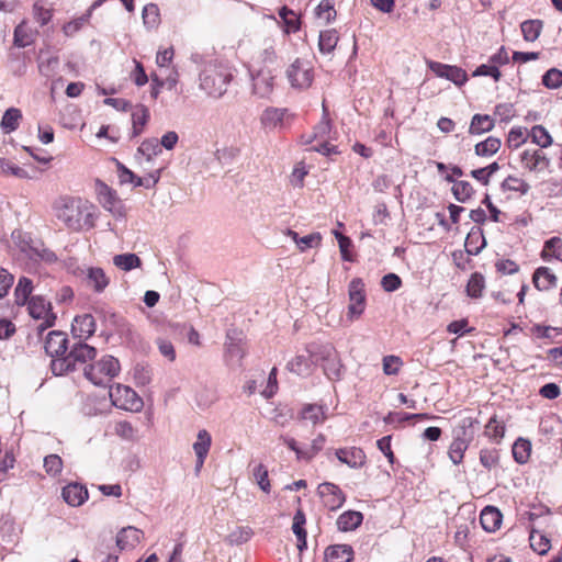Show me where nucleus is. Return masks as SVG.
I'll return each mask as SVG.
<instances>
[{"label": "nucleus", "mask_w": 562, "mask_h": 562, "mask_svg": "<svg viewBox=\"0 0 562 562\" xmlns=\"http://www.w3.org/2000/svg\"><path fill=\"white\" fill-rule=\"evenodd\" d=\"M55 217L74 232L91 229L95 222V207L81 198L59 196L53 204Z\"/></svg>", "instance_id": "f257e3e1"}, {"label": "nucleus", "mask_w": 562, "mask_h": 562, "mask_svg": "<svg viewBox=\"0 0 562 562\" xmlns=\"http://www.w3.org/2000/svg\"><path fill=\"white\" fill-rule=\"evenodd\" d=\"M95 356L94 347L85 342H76L65 357L52 360L50 368L55 375H63L79 368L85 370V367L89 366L87 362L93 360Z\"/></svg>", "instance_id": "f03ea898"}, {"label": "nucleus", "mask_w": 562, "mask_h": 562, "mask_svg": "<svg viewBox=\"0 0 562 562\" xmlns=\"http://www.w3.org/2000/svg\"><path fill=\"white\" fill-rule=\"evenodd\" d=\"M232 74L226 67L210 63L200 74V88L211 98L220 99L227 91Z\"/></svg>", "instance_id": "7ed1b4c3"}, {"label": "nucleus", "mask_w": 562, "mask_h": 562, "mask_svg": "<svg viewBox=\"0 0 562 562\" xmlns=\"http://www.w3.org/2000/svg\"><path fill=\"white\" fill-rule=\"evenodd\" d=\"M307 351L315 363L322 361L324 373L328 379H340L342 364L336 349L331 345H311Z\"/></svg>", "instance_id": "20e7f679"}, {"label": "nucleus", "mask_w": 562, "mask_h": 562, "mask_svg": "<svg viewBox=\"0 0 562 562\" xmlns=\"http://www.w3.org/2000/svg\"><path fill=\"white\" fill-rule=\"evenodd\" d=\"M121 370L120 362L113 356H104L99 361L85 367V375L94 385H106Z\"/></svg>", "instance_id": "39448f33"}, {"label": "nucleus", "mask_w": 562, "mask_h": 562, "mask_svg": "<svg viewBox=\"0 0 562 562\" xmlns=\"http://www.w3.org/2000/svg\"><path fill=\"white\" fill-rule=\"evenodd\" d=\"M109 395L112 404L124 411L139 412L144 406L142 397L127 385H112Z\"/></svg>", "instance_id": "423d86ee"}, {"label": "nucleus", "mask_w": 562, "mask_h": 562, "mask_svg": "<svg viewBox=\"0 0 562 562\" xmlns=\"http://www.w3.org/2000/svg\"><path fill=\"white\" fill-rule=\"evenodd\" d=\"M95 190L98 201L104 210L110 212L115 218L125 217V206L114 190L101 181H97Z\"/></svg>", "instance_id": "0eeeda50"}, {"label": "nucleus", "mask_w": 562, "mask_h": 562, "mask_svg": "<svg viewBox=\"0 0 562 562\" xmlns=\"http://www.w3.org/2000/svg\"><path fill=\"white\" fill-rule=\"evenodd\" d=\"M161 170V167L151 169L145 176L139 177L124 165L117 164V176L122 184L131 183L134 187H144L146 189L154 188L158 183Z\"/></svg>", "instance_id": "6e6552de"}, {"label": "nucleus", "mask_w": 562, "mask_h": 562, "mask_svg": "<svg viewBox=\"0 0 562 562\" xmlns=\"http://www.w3.org/2000/svg\"><path fill=\"white\" fill-rule=\"evenodd\" d=\"M286 77L293 88L306 89L314 79L313 67L310 61L297 58L286 69Z\"/></svg>", "instance_id": "1a4fd4ad"}, {"label": "nucleus", "mask_w": 562, "mask_h": 562, "mask_svg": "<svg viewBox=\"0 0 562 562\" xmlns=\"http://www.w3.org/2000/svg\"><path fill=\"white\" fill-rule=\"evenodd\" d=\"M349 305L348 318H359L366 308V292L364 284L361 279H352L348 286Z\"/></svg>", "instance_id": "9d476101"}, {"label": "nucleus", "mask_w": 562, "mask_h": 562, "mask_svg": "<svg viewBox=\"0 0 562 562\" xmlns=\"http://www.w3.org/2000/svg\"><path fill=\"white\" fill-rule=\"evenodd\" d=\"M27 303L30 315L35 319L43 321L38 326L41 331L54 325L56 316L52 313L49 302H47L43 296L35 295L32 296Z\"/></svg>", "instance_id": "9b49d317"}, {"label": "nucleus", "mask_w": 562, "mask_h": 562, "mask_svg": "<svg viewBox=\"0 0 562 562\" xmlns=\"http://www.w3.org/2000/svg\"><path fill=\"white\" fill-rule=\"evenodd\" d=\"M274 77L270 68H252V93L259 98H269L273 91Z\"/></svg>", "instance_id": "f8f14e48"}, {"label": "nucleus", "mask_w": 562, "mask_h": 562, "mask_svg": "<svg viewBox=\"0 0 562 562\" xmlns=\"http://www.w3.org/2000/svg\"><path fill=\"white\" fill-rule=\"evenodd\" d=\"M429 69L439 78L450 80L456 86H463L468 81L465 70L458 66L447 65L439 61L427 60Z\"/></svg>", "instance_id": "ddd939ff"}, {"label": "nucleus", "mask_w": 562, "mask_h": 562, "mask_svg": "<svg viewBox=\"0 0 562 562\" xmlns=\"http://www.w3.org/2000/svg\"><path fill=\"white\" fill-rule=\"evenodd\" d=\"M317 491L323 499L324 505L330 510L338 509L344 505L346 501L342 491L334 483H322L318 485Z\"/></svg>", "instance_id": "4468645a"}, {"label": "nucleus", "mask_w": 562, "mask_h": 562, "mask_svg": "<svg viewBox=\"0 0 562 562\" xmlns=\"http://www.w3.org/2000/svg\"><path fill=\"white\" fill-rule=\"evenodd\" d=\"M67 336L63 331L53 330L48 333L44 348L46 353L54 359L65 357L67 351Z\"/></svg>", "instance_id": "2eb2a0df"}, {"label": "nucleus", "mask_w": 562, "mask_h": 562, "mask_svg": "<svg viewBox=\"0 0 562 562\" xmlns=\"http://www.w3.org/2000/svg\"><path fill=\"white\" fill-rule=\"evenodd\" d=\"M521 166L529 171H541L549 167L550 160L539 149H526L520 155Z\"/></svg>", "instance_id": "dca6fc26"}, {"label": "nucleus", "mask_w": 562, "mask_h": 562, "mask_svg": "<svg viewBox=\"0 0 562 562\" xmlns=\"http://www.w3.org/2000/svg\"><path fill=\"white\" fill-rule=\"evenodd\" d=\"M95 331V321L91 314H83L76 316L72 325L71 333L74 337L79 339H88Z\"/></svg>", "instance_id": "f3484780"}, {"label": "nucleus", "mask_w": 562, "mask_h": 562, "mask_svg": "<svg viewBox=\"0 0 562 562\" xmlns=\"http://www.w3.org/2000/svg\"><path fill=\"white\" fill-rule=\"evenodd\" d=\"M336 457L341 463L358 469L366 463V454L360 448H341L336 451Z\"/></svg>", "instance_id": "a211bd4d"}, {"label": "nucleus", "mask_w": 562, "mask_h": 562, "mask_svg": "<svg viewBox=\"0 0 562 562\" xmlns=\"http://www.w3.org/2000/svg\"><path fill=\"white\" fill-rule=\"evenodd\" d=\"M64 501L74 507L82 505L88 498L87 488L78 483H70L63 488Z\"/></svg>", "instance_id": "6ab92c4d"}, {"label": "nucleus", "mask_w": 562, "mask_h": 562, "mask_svg": "<svg viewBox=\"0 0 562 562\" xmlns=\"http://www.w3.org/2000/svg\"><path fill=\"white\" fill-rule=\"evenodd\" d=\"M142 536L143 531L135 527L122 528L116 536V546L120 550L133 549L140 542Z\"/></svg>", "instance_id": "aec40b11"}, {"label": "nucleus", "mask_w": 562, "mask_h": 562, "mask_svg": "<svg viewBox=\"0 0 562 562\" xmlns=\"http://www.w3.org/2000/svg\"><path fill=\"white\" fill-rule=\"evenodd\" d=\"M477 420L473 417L467 416L459 420L458 425L452 430L453 439L472 442L476 431L475 425Z\"/></svg>", "instance_id": "412c9836"}, {"label": "nucleus", "mask_w": 562, "mask_h": 562, "mask_svg": "<svg viewBox=\"0 0 562 562\" xmlns=\"http://www.w3.org/2000/svg\"><path fill=\"white\" fill-rule=\"evenodd\" d=\"M502 519V513L493 506H486L480 515L481 525L487 532H494L499 529Z\"/></svg>", "instance_id": "4be33fe9"}, {"label": "nucleus", "mask_w": 562, "mask_h": 562, "mask_svg": "<svg viewBox=\"0 0 562 562\" xmlns=\"http://www.w3.org/2000/svg\"><path fill=\"white\" fill-rule=\"evenodd\" d=\"M353 559V550L349 544L330 546L325 551L326 562H350Z\"/></svg>", "instance_id": "5701e85b"}, {"label": "nucleus", "mask_w": 562, "mask_h": 562, "mask_svg": "<svg viewBox=\"0 0 562 562\" xmlns=\"http://www.w3.org/2000/svg\"><path fill=\"white\" fill-rule=\"evenodd\" d=\"M532 282L539 291H548L557 285V277L549 268L540 267L533 272Z\"/></svg>", "instance_id": "b1692460"}, {"label": "nucleus", "mask_w": 562, "mask_h": 562, "mask_svg": "<svg viewBox=\"0 0 562 562\" xmlns=\"http://www.w3.org/2000/svg\"><path fill=\"white\" fill-rule=\"evenodd\" d=\"M277 60V54L271 43H265L254 56L252 68H269Z\"/></svg>", "instance_id": "393cba45"}, {"label": "nucleus", "mask_w": 562, "mask_h": 562, "mask_svg": "<svg viewBox=\"0 0 562 562\" xmlns=\"http://www.w3.org/2000/svg\"><path fill=\"white\" fill-rule=\"evenodd\" d=\"M160 153L161 149L158 139H146L138 147L136 158L140 165L144 162L149 164L153 157Z\"/></svg>", "instance_id": "a878e982"}, {"label": "nucleus", "mask_w": 562, "mask_h": 562, "mask_svg": "<svg viewBox=\"0 0 562 562\" xmlns=\"http://www.w3.org/2000/svg\"><path fill=\"white\" fill-rule=\"evenodd\" d=\"M87 282L88 285L93 288L95 292H103L109 285L110 279L105 274L104 270L98 267H91L87 270Z\"/></svg>", "instance_id": "bb28decb"}, {"label": "nucleus", "mask_w": 562, "mask_h": 562, "mask_svg": "<svg viewBox=\"0 0 562 562\" xmlns=\"http://www.w3.org/2000/svg\"><path fill=\"white\" fill-rule=\"evenodd\" d=\"M363 516L360 512L348 510L342 513L336 521L337 528L341 531H350L359 527Z\"/></svg>", "instance_id": "cd10ccee"}, {"label": "nucleus", "mask_w": 562, "mask_h": 562, "mask_svg": "<svg viewBox=\"0 0 562 562\" xmlns=\"http://www.w3.org/2000/svg\"><path fill=\"white\" fill-rule=\"evenodd\" d=\"M22 120V112L18 108H9L2 115L0 126L7 134L18 130Z\"/></svg>", "instance_id": "c85d7f7f"}, {"label": "nucleus", "mask_w": 562, "mask_h": 562, "mask_svg": "<svg viewBox=\"0 0 562 562\" xmlns=\"http://www.w3.org/2000/svg\"><path fill=\"white\" fill-rule=\"evenodd\" d=\"M501 146L502 142L499 138L490 136L474 146V153L480 157H491L499 150Z\"/></svg>", "instance_id": "c756f323"}, {"label": "nucleus", "mask_w": 562, "mask_h": 562, "mask_svg": "<svg viewBox=\"0 0 562 562\" xmlns=\"http://www.w3.org/2000/svg\"><path fill=\"white\" fill-rule=\"evenodd\" d=\"M494 127V120L487 114H475L471 120L469 133L479 135L492 131Z\"/></svg>", "instance_id": "7c9ffc66"}, {"label": "nucleus", "mask_w": 562, "mask_h": 562, "mask_svg": "<svg viewBox=\"0 0 562 562\" xmlns=\"http://www.w3.org/2000/svg\"><path fill=\"white\" fill-rule=\"evenodd\" d=\"M113 265L123 271H131L133 269L139 268L142 266V260L137 255L126 252L115 255L113 257Z\"/></svg>", "instance_id": "2f4dec72"}, {"label": "nucleus", "mask_w": 562, "mask_h": 562, "mask_svg": "<svg viewBox=\"0 0 562 562\" xmlns=\"http://www.w3.org/2000/svg\"><path fill=\"white\" fill-rule=\"evenodd\" d=\"M285 113V109L268 108L261 115V123L268 128H276L282 125Z\"/></svg>", "instance_id": "473e14b6"}, {"label": "nucleus", "mask_w": 562, "mask_h": 562, "mask_svg": "<svg viewBox=\"0 0 562 562\" xmlns=\"http://www.w3.org/2000/svg\"><path fill=\"white\" fill-rule=\"evenodd\" d=\"M212 446V436L206 429L198 431L196 440L193 442V451L195 457H207Z\"/></svg>", "instance_id": "72a5a7b5"}, {"label": "nucleus", "mask_w": 562, "mask_h": 562, "mask_svg": "<svg viewBox=\"0 0 562 562\" xmlns=\"http://www.w3.org/2000/svg\"><path fill=\"white\" fill-rule=\"evenodd\" d=\"M34 42V33L26 22H21L14 30L13 43L18 47H26Z\"/></svg>", "instance_id": "f704fd0d"}, {"label": "nucleus", "mask_w": 562, "mask_h": 562, "mask_svg": "<svg viewBox=\"0 0 562 562\" xmlns=\"http://www.w3.org/2000/svg\"><path fill=\"white\" fill-rule=\"evenodd\" d=\"M529 541L532 550L541 555L546 554L551 548L550 539L544 533L536 529H531Z\"/></svg>", "instance_id": "c9c22d12"}, {"label": "nucleus", "mask_w": 562, "mask_h": 562, "mask_svg": "<svg viewBox=\"0 0 562 562\" xmlns=\"http://www.w3.org/2000/svg\"><path fill=\"white\" fill-rule=\"evenodd\" d=\"M339 37L336 30L322 31L318 37L319 52L323 54H330L335 49Z\"/></svg>", "instance_id": "e433bc0d"}, {"label": "nucleus", "mask_w": 562, "mask_h": 562, "mask_svg": "<svg viewBox=\"0 0 562 562\" xmlns=\"http://www.w3.org/2000/svg\"><path fill=\"white\" fill-rule=\"evenodd\" d=\"M315 363L314 359L305 356H296L288 363V369L297 375H307L311 372L312 364Z\"/></svg>", "instance_id": "4c0bfd02"}, {"label": "nucleus", "mask_w": 562, "mask_h": 562, "mask_svg": "<svg viewBox=\"0 0 562 562\" xmlns=\"http://www.w3.org/2000/svg\"><path fill=\"white\" fill-rule=\"evenodd\" d=\"M302 419L311 422L313 425L323 423L326 419L323 406L315 404H307L303 407L301 413Z\"/></svg>", "instance_id": "58836bf2"}, {"label": "nucleus", "mask_w": 562, "mask_h": 562, "mask_svg": "<svg viewBox=\"0 0 562 562\" xmlns=\"http://www.w3.org/2000/svg\"><path fill=\"white\" fill-rule=\"evenodd\" d=\"M32 281L25 277L20 278L14 290L15 303L18 305H25L29 301V296L32 293Z\"/></svg>", "instance_id": "ea45409f"}, {"label": "nucleus", "mask_w": 562, "mask_h": 562, "mask_svg": "<svg viewBox=\"0 0 562 562\" xmlns=\"http://www.w3.org/2000/svg\"><path fill=\"white\" fill-rule=\"evenodd\" d=\"M530 452L531 443L529 440L519 438L513 445V457L520 464H524L528 461Z\"/></svg>", "instance_id": "a19ab883"}, {"label": "nucleus", "mask_w": 562, "mask_h": 562, "mask_svg": "<svg viewBox=\"0 0 562 562\" xmlns=\"http://www.w3.org/2000/svg\"><path fill=\"white\" fill-rule=\"evenodd\" d=\"M524 40L527 42H535L542 30V22L540 20H527L520 25Z\"/></svg>", "instance_id": "79ce46f5"}, {"label": "nucleus", "mask_w": 562, "mask_h": 562, "mask_svg": "<svg viewBox=\"0 0 562 562\" xmlns=\"http://www.w3.org/2000/svg\"><path fill=\"white\" fill-rule=\"evenodd\" d=\"M148 119L149 111L145 105L138 104L133 109L132 122L135 135H138L142 132V128L147 123Z\"/></svg>", "instance_id": "37998d69"}, {"label": "nucleus", "mask_w": 562, "mask_h": 562, "mask_svg": "<svg viewBox=\"0 0 562 562\" xmlns=\"http://www.w3.org/2000/svg\"><path fill=\"white\" fill-rule=\"evenodd\" d=\"M470 442L453 439L448 449V456L451 462L456 465L463 461L464 452L469 448Z\"/></svg>", "instance_id": "c03bdc74"}, {"label": "nucleus", "mask_w": 562, "mask_h": 562, "mask_svg": "<svg viewBox=\"0 0 562 562\" xmlns=\"http://www.w3.org/2000/svg\"><path fill=\"white\" fill-rule=\"evenodd\" d=\"M529 137V132L526 127L515 126L510 128L506 144L509 148H518L520 145L526 143Z\"/></svg>", "instance_id": "a18cd8bd"}, {"label": "nucleus", "mask_w": 562, "mask_h": 562, "mask_svg": "<svg viewBox=\"0 0 562 562\" xmlns=\"http://www.w3.org/2000/svg\"><path fill=\"white\" fill-rule=\"evenodd\" d=\"M529 136L535 144L542 148L549 147L552 144V137L542 125L533 126L529 132Z\"/></svg>", "instance_id": "49530a36"}, {"label": "nucleus", "mask_w": 562, "mask_h": 562, "mask_svg": "<svg viewBox=\"0 0 562 562\" xmlns=\"http://www.w3.org/2000/svg\"><path fill=\"white\" fill-rule=\"evenodd\" d=\"M502 189L504 191H515V192H519L520 194H526L529 191L530 186L522 179H519L514 176H508L502 182Z\"/></svg>", "instance_id": "de8ad7c7"}, {"label": "nucleus", "mask_w": 562, "mask_h": 562, "mask_svg": "<svg viewBox=\"0 0 562 562\" xmlns=\"http://www.w3.org/2000/svg\"><path fill=\"white\" fill-rule=\"evenodd\" d=\"M473 192L474 190L468 181L460 180L454 182L452 186V193L459 202L468 201L472 196Z\"/></svg>", "instance_id": "09e8293b"}, {"label": "nucleus", "mask_w": 562, "mask_h": 562, "mask_svg": "<svg viewBox=\"0 0 562 562\" xmlns=\"http://www.w3.org/2000/svg\"><path fill=\"white\" fill-rule=\"evenodd\" d=\"M484 289V278L480 273H473L467 284V293L471 297H480Z\"/></svg>", "instance_id": "8fccbe9b"}, {"label": "nucleus", "mask_w": 562, "mask_h": 562, "mask_svg": "<svg viewBox=\"0 0 562 562\" xmlns=\"http://www.w3.org/2000/svg\"><path fill=\"white\" fill-rule=\"evenodd\" d=\"M484 434L490 439L499 441L504 437L505 427L494 416L486 424Z\"/></svg>", "instance_id": "3c124183"}, {"label": "nucleus", "mask_w": 562, "mask_h": 562, "mask_svg": "<svg viewBox=\"0 0 562 562\" xmlns=\"http://www.w3.org/2000/svg\"><path fill=\"white\" fill-rule=\"evenodd\" d=\"M44 469L48 475L56 476L63 470V460L57 454H48L44 458Z\"/></svg>", "instance_id": "603ef678"}, {"label": "nucleus", "mask_w": 562, "mask_h": 562, "mask_svg": "<svg viewBox=\"0 0 562 562\" xmlns=\"http://www.w3.org/2000/svg\"><path fill=\"white\" fill-rule=\"evenodd\" d=\"M143 21L148 27H155L159 23V9L154 3H148L143 9Z\"/></svg>", "instance_id": "864d4df0"}, {"label": "nucleus", "mask_w": 562, "mask_h": 562, "mask_svg": "<svg viewBox=\"0 0 562 562\" xmlns=\"http://www.w3.org/2000/svg\"><path fill=\"white\" fill-rule=\"evenodd\" d=\"M52 8L45 7L42 1H36L33 5L34 19L41 24H47L52 19Z\"/></svg>", "instance_id": "5fc2aeb1"}, {"label": "nucleus", "mask_w": 562, "mask_h": 562, "mask_svg": "<svg viewBox=\"0 0 562 562\" xmlns=\"http://www.w3.org/2000/svg\"><path fill=\"white\" fill-rule=\"evenodd\" d=\"M133 376L137 385L145 386L151 381V369L148 366L136 364Z\"/></svg>", "instance_id": "6e6d98bb"}, {"label": "nucleus", "mask_w": 562, "mask_h": 562, "mask_svg": "<svg viewBox=\"0 0 562 562\" xmlns=\"http://www.w3.org/2000/svg\"><path fill=\"white\" fill-rule=\"evenodd\" d=\"M254 477L259 487L266 492H270V482L268 479V470L263 464H258L252 470Z\"/></svg>", "instance_id": "4d7b16f0"}, {"label": "nucleus", "mask_w": 562, "mask_h": 562, "mask_svg": "<svg viewBox=\"0 0 562 562\" xmlns=\"http://www.w3.org/2000/svg\"><path fill=\"white\" fill-rule=\"evenodd\" d=\"M0 173L12 175L16 178H27V171L11 161L0 158Z\"/></svg>", "instance_id": "13d9d810"}, {"label": "nucleus", "mask_w": 562, "mask_h": 562, "mask_svg": "<svg viewBox=\"0 0 562 562\" xmlns=\"http://www.w3.org/2000/svg\"><path fill=\"white\" fill-rule=\"evenodd\" d=\"M542 83L549 89L562 86V71L557 68L549 69L542 77Z\"/></svg>", "instance_id": "bf43d9fd"}, {"label": "nucleus", "mask_w": 562, "mask_h": 562, "mask_svg": "<svg viewBox=\"0 0 562 562\" xmlns=\"http://www.w3.org/2000/svg\"><path fill=\"white\" fill-rule=\"evenodd\" d=\"M322 243V235L319 233H312L310 235L301 237L297 240V248L300 251L304 252L310 248H316Z\"/></svg>", "instance_id": "052dcab7"}, {"label": "nucleus", "mask_w": 562, "mask_h": 562, "mask_svg": "<svg viewBox=\"0 0 562 562\" xmlns=\"http://www.w3.org/2000/svg\"><path fill=\"white\" fill-rule=\"evenodd\" d=\"M403 361L397 356H385L383 358V372L386 375H395L398 373Z\"/></svg>", "instance_id": "680f3d73"}, {"label": "nucleus", "mask_w": 562, "mask_h": 562, "mask_svg": "<svg viewBox=\"0 0 562 562\" xmlns=\"http://www.w3.org/2000/svg\"><path fill=\"white\" fill-rule=\"evenodd\" d=\"M316 14L326 23H329L336 18V11L329 0H323L316 8Z\"/></svg>", "instance_id": "e2e57ef3"}, {"label": "nucleus", "mask_w": 562, "mask_h": 562, "mask_svg": "<svg viewBox=\"0 0 562 562\" xmlns=\"http://www.w3.org/2000/svg\"><path fill=\"white\" fill-rule=\"evenodd\" d=\"M90 13L75 19L63 26V32L66 36H74L81 27L88 23Z\"/></svg>", "instance_id": "0e129e2a"}, {"label": "nucleus", "mask_w": 562, "mask_h": 562, "mask_svg": "<svg viewBox=\"0 0 562 562\" xmlns=\"http://www.w3.org/2000/svg\"><path fill=\"white\" fill-rule=\"evenodd\" d=\"M115 434L125 440H132L135 438L136 430L132 426L131 423L126 420H121L115 424L114 427Z\"/></svg>", "instance_id": "69168bd1"}, {"label": "nucleus", "mask_w": 562, "mask_h": 562, "mask_svg": "<svg viewBox=\"0 0 562 562\" xmlns=\"http://www.w3.org/2000/svg\"><path fill=\"white\" fill-rule=\"evenodd\" d=\"M280 439L283 441V443L289 449H291L292 451L295 452L297 460H305V461H310L311 460V454L312 453H308V451H305L304 449H301L297 446V442H296L295 439L290 438V437H285V436H281Z\"/></svg>", "instance_id": "338daca9"}, {"label": "nucleus", "mask_w": 562, "mask_h": 562, "mask_svg": "<svg viewBox=\"0 0 562 562\" xmlns=\"http://www.w3.org/2000/svg\"><path fill=\"white\" fill-rule=\"evenodd\" d=\"M381 285L386 292H394L402 285L401 278L395 273H387L381 280Z\"/></svg>", "instance_id": "774afa93"}]
</instances>
